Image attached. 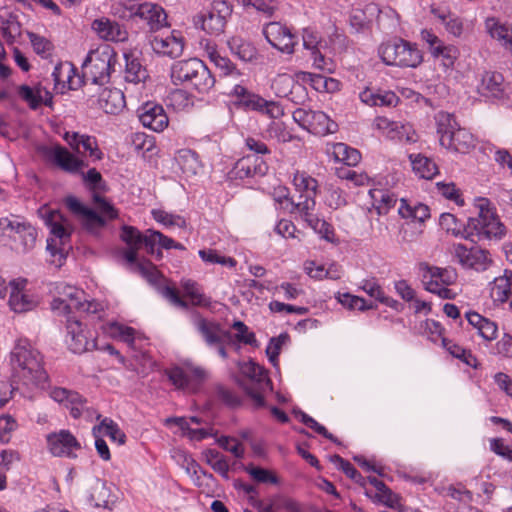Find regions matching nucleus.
<instances>
[{
  "instance_id": "20",
  "label": "nucleus",
  "mask_w": 512,
  "mask_h": 512,
  "mask_svg": "<svg viewBox=\"0 0 512 512\" xmlns=\"http://www.w3.org/2000/svg\"><path fill=\"white\" fill-rule=\"evenodd\" d=\"M271 89L278 97H286L294 103H300L306 98V89L292 75L281 73L274 77Z\"/></svg>"
},
{
  "instance_id": "28",
  "label": "nucleus",
  "mask_w": 512,
  "mask_h": 512,
  "mask_svg": "<svg viewBox=\"0 0 512 512\" xmlns=\"http://www.w3.org/2000/svg\"><path fill=\"white\" fill-rule=\"evenodd\" d=\"M124 80L127 84L136 86L141 92L149 78L146 68L140 60L131 54H125Z\"/></svg>"
},
{
  "instance_id": "21",
  "label": "nucleus",
  "mask_w": 512,
  "mask_h": 512,
  "mask_svg": "<svg viewBox=\"0 0 512 512\" xmlns=\"http://www.w3.org/2000/svg\"><path fill=\"white\" fill-rule=\"evenodd\" d=\"M67 331L70 337L68 342L69 349L76 354H81L87 351L98 349L95 339H88V332H86L79 320L73 316L67 319Z\"/></svg>"
},
{
  "instance_id": "3",
  "label": "nucleus",
  "mask_w": 512,
  "mask_h": 512,
  "mask_svg": "<svg viewBox=\"0 0 512 512\" xmlns=\"http://www.w3.org/2000/svg\"><path fill=\"white\" fill-rule=\"evenodd\" d=\"M13 382L28 388L44 387L48 378L40 353L27 341H19L11 353Z\"/></svg>"
},
{
  "instance_id": "60",
  "label": "nucleus",
  "mask_w": 512,
  "mask_h": 512,
  "mask_svg": "<svg viewBox=\"0 0 512 512\" xmlns=\"http://www.w3.org/2000/svg\"><path fill=\"white\" fill-rule=\"evenodd\" d=\"M371 483L376 487L378 491V499L381 503L389 508L395 509L398 504V497L395 495L386 485L376 478L371 480Z\"/></svg>"
},
{
  "instance_id": "32",
  "label": "nucleus",
  "mask_w": 512,
  "mask_h": 512,
  "mask_svg": "<svg viewBox=\"0 0 512 512\" xmlns=\"http://www.w3.org/2000/svg\"><path fill=\"white\" fill-rule=\"evenodd\" d=\"M504 78L498 72H484L478 85V92L488 98H501L504 94Z\"/></svg>"
},
{
  "instance_id": "41",
  "label": "nucleus",
  "mask_w": 512,
  "mask_h": 512,
  "mask_svg": "<svg viewBox=\"0 0 512 512\" xmlns=\"http://www.w3.org/2000/svg\"><path fill=\"white\" fill-rule=\"evenodd\" d=\"M437 134L441 146L451 145L449 136L456 130L458 124L453 115L446 112H439L436 115Z\"/></svg>"
},
{
  "instance_id": "6",
  "label": "nucleus",
  "mask_w": 512,
  "mask_h": 512,
  "mask_svg": "<svg viewBox=\"0 0 512 512\" xmlns=\"http://www.w3.org/2000/svg\"><path fill=\"white\" fill-rule=\"evenodd\" d=\"M55 298L51 303V308L60 314H71L75 311L87 313H96L99 304L85 299L83 290L64 282L54 284Z\"/></svg>"
},
{
  "instance_id": "23",
  "label": "nucleus",
  "mask_w": 512,
  "mask_h": 512,
  "mask_svg": "<svg viewBox=\"0 0 512 512\" xmlns=\"http://www.w3.org/2000/svg\"><path fill=\"white\" fill-rule=\"evenodd\" d=\"M63 139L78 155H88L93 161L103 158V153L98 147L97 140L93 136L78 132H66Z\"/></svg>"
},
{
  "instance_id": "46",
  "label": "nucleus",
  "mask_w": 512,
  "mask_h": 512,
  "mask_svg": "<svg viewBox=\"0 0 512 512\" xmlns=\"http://www.w3.org/2000/svg\"><path fill=\"white\" fill-rule=\"evenodd\" d=\"M409 158L414 172L421 178L432 179L438 173L437 165L426 156L411 154Z\"/></svg>"
},
{
  "instance_id": "49",
  "label": "nucleus",
  "mask_w": 512,
  "mask_h": 512,
  "mask_svg": "<svg viewBox=\"0 0 512 512\" xmlns=\"http://www.w3.org/2000/svg\"><path fill=\"white\" fill-rule=\"evenodd\" d=\"M398 213L402 218H410L419 222H424L430 217V211L427 205L419 203L411 206L404 199H401Z\"/></svg>"
},
{
  "instance_id": "14",
  "label": "nucleus",
  "mask_w": 512,
  "mask_h": 512,
  "mask_svg": "<svg viewBox=\"0 0 512 512\" xmlns=\"http://www.w3.org/2000/svg\"><path fill=\"white\" fill-rule=\"evenodd\" d=\"M451 255L463 268L485 271L490 263L489 252L479 247L467 248L463 244H454Z\"/></svg>"
},
{
  "instance_id": "16",
  "label": "nucleus",
  "mask_w": 512,
  "mask_h": 512,
  "mask_svg": "<svg viewBox=\"0 0 512 512\" xmlns=\"http://www.w3.org/2000/svg\"><path fill=\"white\" fill-rule=\"evenodd\" d=\"M47 448L56 457L77 458V452L82 449L78 439L66 429L49 433L46 436Z\"/></svg>"
},
{
  "instance_id": "15",
  "label": "nucleus",
  "mask_w": 512,
  "mask_h": 512,
  "mask_svg": "<svg viewBox=\"0 0 512 512\" xmlns=\"http://www.w3.org/2000/svg\"><path fill=\"white\" fill-rule=\"evenodd\" d=\"M262 33L267 42L285 54H293L297 44V36L291 29L280 22H269L264 25Z\"/></svg>"
},
{
  "instance_id": "62",
  "label": "nucleus",
  "mask_w": 512,
  "mask_h": 512,
  "mask_svg": "<svg viewBox=\"0 0 512 512\" xmlns=\"http://www.w3.org/2000/svg\"><path fill=\"white\" fill-rule=\"evenodd\" d=\"M232 328L236 330L234 335L235 344H247V345H255L256 337L255 334L249 331L248 326L242 321H234L232 324Z\"/></svg>"
},
{
  "instance_id": "17",
  "label": "nucleus",
  "mask_w": 512,
  "mask_h": 512,
  "mask_svg": "<svg viewBox=\"0 0 512 512\" xmlns=\"http://www.w3.org/2000/svg\"><path fill=\"white\" fill-rule=\"evenodd\" d=\"M49 395L54 401L68 408L71 416L75 419L81 416L90 419L95 414L91 408L86 406V399L75 391L61 387H52L49 391Z\"/></svg>"
},
{
  "instance_id": "24",
  "label": "nucleus",
  "mask_w": 512,
  "mask_h": 512,
  "mask_svg": "<svg viewBox=\"0 0 512 512\" xmlns=\"http://www.w3.org/2000/svg\"><path fill=\"white\" fill-rule=\"evenodd\" d=\"M268 171L267 163L258 155H246L239 159L232 174L236 178H247L253 176H264Z\"/></svg>"
},
{
  "instance_id": "1",
  "label": "nucleus",
  "mask_w": 512,
  "mask_h": 512,
  "mask_svg": "<svg viewBox=\"0 0 512 512\" xmlns=\"http://www.w3.org/2000/svg\"><path fill=\"white\" fill-rule=\"evenodd\" d=\"M478 208V215L470 217L466 223L461 222L453 214L443 213L440 215L439 224L446 232L472 242L500 240L506 229L489 207L488 200H480Z\"/></svg>"
},
{
  "instance_id": "4",
  "label": "nucleus",
  "mask_w": 512,
  "mask_h": 512,
  "mask_svg": "<svg viewBox=\"0 0 512 512\" xmlns=\"http://www.w3.org/2000/svg\"><path fill=\"white\" fill-rule=\"evenodd\" d=\"M36 229L23 217L11 215L0 218V243L16 251L27 253L35 247Z\"/></svg>"
},
{
  "instance_id": "63",
  "label": "nucleus",
  "mask_w": 512,
  "mask_h": 512,
  "mask_svg": "<svg viewBox=\"0 0 512 512\" xmlns=\"http://www.w3.org/2000/svg\"><path fill=\"white\" fill-rule=\"evenodd\" d=\"M74 72V67L71 63L65 62L57 65L54 68L52 76L54 78L55 83L61 84L67 82L70 88H73V78L71 75Z\"/></svg>"
},
{
  "instance_id": "34",
  "label": "nucleus",
  "mask_w": 512,
  "mask_h": 512,
  "mask_svg": "<svg viewBox=\"0 0 512 512\" xmlns=\"http://www.w3.org/2000/svg\"><path fill=\"white\" fill-rule=\"evenodd\" d=\"M202 61L197 58L175 62L171 67V79L174 84H188L198 71Z\"/></svg>"
},
{
  "instance_id": "11",
  "label": "nucleus",
  "mask_w": 512,
  "mask_h": 512,
  "mask_svg": "<svg viewBox=\"0 0 512 512\" xmlns=\"http://www.w3.org/2000/svg\"><path fill=\"white\" fill-rule=\"evenodd\" d=\"M238 103L248 110L264 113L270 118L277 119L284 114L281 105L274 101H267L261 96L249 92L241 85H235L230 91Z\"/></svg>"
},
{
  "instance_id": "45",
  "label": "nucleus",
  "mask_w": 512,
  "mask_h": 512,
  "mask_svg": "<svg viewBox=\"0 0 512 512\" xmlns=\"http://www.w3.org/2000/svg\"><path fill=\"white\" fill-rule=\"evenodd\" d=\"M227 44L232 54L242 61L249 62L254 60L257 56L256 48L249 41L241 37H232L228 40Z\"/></svg>"
},
{
  "instance_id": "13",
  "label": "nucleus",
  "mask_w": 512,
  "mask_h": 512,
  "mask_svg": "<svg viewBox=\"0 0 512 512\" xmlns=\"http://www.w3.org/2000/svg\"><path fill=\"white\" fill-rule=\"evenodd\" d=\"M39 214L44 220L45 224L49 227L52 238L49 239L48 248L52 246V243L64 245L71 236L73 226L71 222L58 210L43 207L39 210Z\"/></svg>"
},
{
  "instance_id": "2",
  "label": "nucleus",
  "mask_w": 512,
  "mask_h": 512,
  "mask_svg": "<svg viewBox=\"0 0 512 512\" xmlns=\"http://www.w3.org/2000/svg\"><path fill=\"white\" fill-rule=\"evenodd\" d=\"M82 173L85 185L93 192V202L98 212L83 205L76 197L65 199L67 208L77 216L82 224L91 232H96L106 225L107 220L117 218L118 212L114 206L101 195L105 189V182L101 174L92 168Z\"/></svg>"
},
{
  "instance_id": "30",
  "label": "nucleus",
  "mask_w": 512,
  "mask_h": 512,
  "mask_svg": "<svg viewBox=\"0 0 512 512\" xmlns=\"http://www.w3.org/2000/svg\"><path fill=\"white\" fill-rule=\"evenodd\" d=\"M362 103L371 107H390L395 106L398 102V97L392 91L374 89L367 87L359 94Z\"/></svg>"
},
{
  "instance_id": "53",
  "label": "nucleus",
  "mask_w": 512,
  "mask_h": 512,
  "mask_svg": "<svg viewBox=\"0 0 512 512\" xmlns=\"http://www.w3.org/2000/svg\"><path fill=\"white\" fill-rule=\"evenodd\" d=\"M432 12L438 19L441 20L448 33L455 37H460L463 34L464 23L460 17L451 13L445 14L444 12H440L438 10H433Z\"/></svg>"
},
{
  "instance_id": "33",
  "label": "nucleus",
  "mask_w": 512,
  "mask_h": 512,
  "mask_svg": "<svg viewBox=\"0 0 512 512\" xmlns=\"http://www.w3.org/2000/svg\"><path fill=\"white\" fill-rule=\"evenodd\" d=\"M193 324L197 333L209 348L220 344L221 325L218 322L197 316Z\"/></svg>"
},
{
  "instance_id": "44",
  "label": "nucleus",
  "mask_w": 512,
  "mask_h": 512,
  "mask_svg": "<svg viewBox=\"0 0 512 512\" xmlns=\"http://www.w3.org/2000/svg\"><path fill=\"white\" fill-rule=\"evenodd\" d=\"M308 131L316 135H326L337 130V124L322 111H312Z\"/></svg>"
},
{
  "instance_id": "19",
  "label": "nucleus",
  "mask_w": 512,
  "mask_h": 512,
  "mask_svg": "<svg viewBox=\"0 0 512 512\" xmlns=\"http://www.w3.org/2000/svg\"><path fill=\"white\" fill-rule=\"evenodd\" d=\"M373 127L390 140L405 143H414L417 141V134L408 123L404 124L391 121L386 117L379 116L374 119Z\"/></svg>"
},
{
  "instance_id": "27",
  "label": "nucleus",
  "mask_w": 512,
  "mask_h": 512,
  "mask_svg": "<svg viewBox=\"0 0 512 512\" xmlns=\"http://www.w3.org/2000/svg\"><path fill=\"white\" fill-rule=\"evenodd\" d=\"M139 120L143 126L156 131H163L168 125V117L164 109L153 103H146L139 109Z\"/></svg>"
},
{
  "instance_id": "38",
  "label": "nucleus",
  "mask_w": 512,
  "mask_h": 512,
  "mask_svg": "<svg viewBox=\"0 0 512 512\" xmlns=\"http://www.w3.org/2000/svg\"><path fill=\"white\" fill-rule=\"evenodd\" d=\"M369 196L372 200V207L378 215L387 214L397 202V198L393 193L383 189H370Z\"/></svg>"
},
{
  "instance_id": "54",
  "label": "nucleus",
  "mask_w": 512,
  "mask_h": 512,
  "mask_svg": "<svg viewBox=\"0 0 512 512\" xmlns=\"http://www.w3.org/2000/svg\"><path fill=\"white\" fill-rule=\"evenodd\" d=\"M293 184L300 194L316 195L318 183L316 179L305 172L297 171L293 177Z\"/></svg>"
},
{
  "instance_id": "29",
  "label": "nucleus",
  "mask_w": 512,
  "mask_h": 512,
  "mask_svg": "<svg viewBox=\"0 0 512 512\" xmlns=\"http://www.w3.org/2000/svg\"><path fill=\"white\" fill-rule=\"evenodd\" d=\"M136 17L144 20L150 30H158L166 25L167 15L164 9L158 4L144 2L139 5Z\"/></svg>"
},
{
  "instance_id": "43",
  "label": "nucleus",
  "mask_w": 512,
  "mask_h": 512,
  "mask_svg": "<svg viewBox=\"0 0 512 512\" xmlns=\"http://www.w3.org/2000/svg\"><path fill=\"white\" fill-rule=\"evenodd\" d=\"M181 288L183 289L184 296L190 300V304L199 307H209L211 300L207 297L200 285L190 279L181 281Z\"/></svg>"
},
{
  "instance_id": "36",
  "label": "nucleus",
  "mask_w": 512,
  "mask_h": 512,
  "mask_svg": "<svg viewBox=\"0 0 512 512\" xmlns=\"http://www.w3.org/2000/svg\"><path fill=\"white\" fill-rule=\"evenodd\" d=\"M100 108L107 114H117L125 107L124 93L117 88H105L99 95Z\"/></svg>"
},
{
  "instance_id": "56",
  "label": "nucleus",
  "mask_w": 512,
  "mask_h": 512,
  "mask_svg": "<svg viewBox=\"0 0 512 512\" xmlns=\"http://www.w3.org/2000/svg\"><path fill=\"white\" fill-rule=\"evenodd\" d=\"M308 225L323 238L324 240L330 243H336L338 239L336 238L334 228L331 224L326 222L323 219L315 217H310L307 222Z\"/></svg>"
},
{
  "instance_id": "58",
  "label": "nucleus",
  "mask_w": 512,
  "mask_h": 512,
  "mask_svg": "<svg viewBox=\"0 0 512 512\" xmlns=\"http://www.w3.org/2000/svg\"><path fill=\"white\" fill-rule=\"evenodd\" d=\"M335 297L342 306L349 310L365 311L373 307L372 305H367L366 301L362 297L352 295L350 293L338 292Z\"/></svg>"
},
{
  "instance_id": "50",
  "label": "nucleus",
  "mask_w": 512,
  "mask_h": 512,
  "mask_svg": "<svg viewBox=\"0 0 512 512\" xmlns=\"http://www.w3.org/2000/svg\"><path fill=\"white\" fill-rule=\"evenodd\" d=\"M214 83L215 80L211 75V72L202 62L198 68V71L195 73L188 84L193 86L200 93H206L214 86Z\"/></svg>"
},
{
  "instance_id": "31",
  "label": "nucleus",
  "mask_w": 512,
  "mask_h": 512,
  "mask_svg": "<svg viewBox=\"0 0 512 512\" xmlns=\"http://www.w3.org/2000/svg\"><path fill=\"white\" fill-rule=\"evenodd\" d=\"M485 30L491 38L512 53V26L502 23L495 17H488L485 20Z\"/></svg>"
},
{
  "instance_id": "26",
  "label": "nucleus",
  "mask_w": 512,
  "mask_h": 512,
  "mask_svg": "<svg viewBox=\"0 0 512 512\" xmlns=\"http://www.w3.org/2000/svg\"><path fill=\"white\" fill-rule=\"evenodd\" d=\"M93 31L103 40L124 42L128 39L127 30L109 18L102 17L92 22Z\"/></svg>"
},
{
  "instance_id": "5",
  "label": "nucleus",
  "mask_w": 512,
  "mask_h": 512,
  "mask_svg": "<svg viewBox=\"0 0 512 512\" xmlns=\"http://www.w3.org/2000/svg\"><path fill=\"white\" fill-rule=\"evenodd\" d=\"M378 53L386 65L402 68H416L423 61L422 52L417 45L403 39L382 43Z\"/></svg>"
},
{
  "instance_id": "55",
  "label": "nucleus",
  "mask_w": 512,
  "mask_h": 512,
  "mask_svg": "<svg viewBox=\"0 0 512 512\" xmlns=\"http://www.w3.org/2000/svg\"><path fill=\"white\" fill-rule=\"evenodd\" d=\"M155 245H159L160 247H162L164 249H171V248H173V245H175V241L172 238L163 235L159 231L147 230L146 231V248L148 250V253L154 254Z\"/></svg>"
},
{
  "instance_id": "48",
  "label": "nucleus",
  "mask_w": 512,
  "mask_h": 512,
  "mask_svg": "<svg viewBox=\"0 0 512 512\" xmlns=\"http://www.w3.org/2000/svg\"><path fill=\"white\" fill-rule=\"evenodd\" d=\"M331 153L337 161L343 162L347 166H355L361 159V155L358 150L351 148L344 143L333 144Z\"/></svg>"
},
{
  "instance_id": "52",
  "label": "nucleus",
  "mask_w": 512,
  "mask_h": 512,
  "mask_svg": "<svg viewBox=\"0 0 512 512\" xmlns=\"http://www.w3.org/2000/svg\"><path fill=\"white\" fill-rule=\"evenodd\" d=\"M203 457L215 472L225 478H228L229 464L226 458L219 451L215 449H207L203 452Z\"/></svg>"
},
{
  "instance_id": "39",
  "label": "nucleus",
  "mask_w": 512,
  "mask_h": 512,
  "mask_svg": "<svg viewBox=\"0 0 512 512\" xmlns=\"http://www.w3.org/2000/svg\"><path fill=\"white\" fill-rule=\"evenodd\" d=\"M93 436H108L111 441L117 442L118 444H124L126 440V435L121 431L118 424L114 422L110 418H103L98 425H95L92 428Z\"/></svg>"
},
{
  "instance_id": "42",
  "label": "nucleus",
  "mask_w": 512,
  "mask_h": 512,
  "mask_svg": "<svg viewBox=\"0 0 512 512\" xmlns=\"http://www.w3.org/2000/svg\"><path fill=\"white\" fill-rule=\"evenodd\" d=\"M449 139H451V145L443 147L455 152L467 153L475 147L474 136L465 128L457 127Z\"/></svg>"
},
{
  "instance_id": "35",
  "label": "nucleus",
  "mask_w": 512,
  "mask_h": 512,
  "mask_svg": "<svg viewBox=\"0 0 512 512\" xmlns=\"http://www.w3.org/2000/svg\"><path fill=\"white\" fill-rule=\"evenodd\" d=\"M140 248L136 247H128L123 253L125 260L127 263L131 266V269L139 274H141L143 277L148 279L149 281H154L158 277V271L150 261L138 260V250Z\"/></svg>"
},
{
  "instance_id": "25",
  "label": "nucleus",
  "mask_w": 512,
  "mask_h": 512,
  "mask_svg": "<svg viewBox=\"0 0 512 512\" xmlns=\"http://www.w3.org/2000/svg\"><path fill=\"white\" fill-rule=\"evenodd\" d=\"M153 51L157 54L177 58L182 55L184 43L181 37L173 33L167 35H154L150 40Z\"/></svg>"
},
{
  "instance_id": "9",
  "label": "nucleus",
  "mask_w": 512,
  "mask_h": 512,
  "mask_svg": "<svg viewBox=\"0 0 512 512\" xmlns=\"http://www.w3.org/2000/svg\"><path fill=\"white\" fill-rule=\"evenodd\" d=\"M170 382L179 390L197 392L208 378V372L190 361L182 362L166 370Z\"/></svg>"
},
{
  "instance_id": "37",
  "label": "nucleus",
  "mask_w": 512,
  "mask_h": 512,
  "mask_svg": "<svg viewBox=\"0 0 512 512\" xmlns=\"http://www.w3.org/2000/svg\"><path fill=\"white\" fill-rule=\"evenodd\" d=\"M19 96L26 101L32 109H37L41 104L51 106L52 95L43 87L31 88L27 85H22L18 90Z\"/></svg>"
},
{
  "instance_id": "47",
  "label": "nucleus",
  "mask_w": 512,
  "mask_h": 512,
  "mask_svg": "<svg viewBox=\"0 0 512 512\" xmlns=\"http://www.w3.org/2000/svg\"><path fill=\"white\" fill-rule=\"evenodd\" d=\"M140 0H113L111 13L122 20H130L136 17Z\"/></svg>"
},
{
  "instance_id": "12",
  "label": "nucleus",
  "mask_w": 512,
  "mask_h": 512,
  "mask_svg": "<svg viewBox=\"0 0 512 512\" xmlns=\"http://www.w3.org/2000/svg\"><path fill=\"white\" fill-rule=\"evenodd\" d=\"M27 280L23 278H18L11 280L8 285H6V281L4 280V285L2 286V296L5 297V291L9 289V300L8 304L16 313H25L33 310L38 305L37 297L27 290Z\"/></svg>"
},
{
  "instance_id": "51",
  "label": "nucleus",
  "mask_w": 512,
  "mask_h": 512,
  "mask_svg": "<svg viewBox=\"0 0 512 512\" xmlns=\"http://www.w3.org/2000/svg\"><path fill=\"white\" fill-rule=\"evenodd\" d=\"M257 508L259 512H298L299 510L297 503L286 496L274 497L268 505H259Z\"/></svg>"
},
{
  "instance_id": "59",
  "label": "nucleus",
  "mask_w": 512,
  "mask_h": 512,
  "mask_svg": "<svg viewBox=\"0 0 512 512\" xmlns=\"http://www.w3.org/2000/svg\"><path fill=\"white\" fill-rule=\"evenodd\" d=\"M198 254L204 262L209 264H220L233 268L237 263L234 258L222 256L213 249H202L199 250Z\"/></svg>"
},
{
  "instance_id": "22",
  "label": "nucleus",
  "mask_w": 512,
  "mask_h": 512,
  "mask_svg": "<svg viewBox=\"0 0 512 512\" xmlns=\"http://www.w3.org/2000/svg\"><path fill=\"white\" fill-rule=\"evenodd\" d=\"M47 156L61 170L71 174L80 173L87 167L83 159L59 144L52 146Z\"/></svg>"
},
{
  "instance_id": "61",
  "label": "nucleus",
  "mask_w": 512,
  "mask_h": 512,
  "mask_svg": "<svg viewBox=\"0 0 512 512\" xmlns=\"http://www.w3.org/2000/svg\"><path fill=\"white\" fill-rule=\"evenodd\" d=\"M511 295V287L508 285L507 279L502 276L494 279L491 284V297L494 301L505 302Z\"/></svg>"
},
{
  "instance_id": "18",
  "label": "nucleus",
  "mask_w": 512,
  "mask_h": 512,
  "mask_svg": "<svg viewBox=\"0 0 512 512\" xmlns=\"http://www.w3.org/2000/svg\"><path fill=\"white\" fill-rule=\"evenodd\" d=\"M239 369L244 376L249 378L253 382V384L256 385V388H245L247 393L254 401L255 406H264L265 401L262 395V391L270 384V379L267 376L266 370L262 366L256 364L253 361L240 364Z\"/></svg>"
},
{
  "instance_id": "40",
  "label": "nucleus",
  "mask_w": 512,
  "mask_h": 512,
  "mask_svg": "<svg viewBox=\"0 0 512 512\" xmlns=\"http://www.w3.org/2000/svg\"><path fill=\"white\" fill-rule=\"evenodd\" d=\"M175 160L187 177L197 175L202 168L198 155L190 149L179 150Z\"/></svg>"
},
{
  "instance_id": "64",
  "label": "nucleus",
  "mask_w": 512,
  "mask_h": 512,
  "mask_svg": "<svg viewBox=\"0 0 512 512\" xmlns=\"http://www.w3.org/2000/svg\"><path fill=\"white\" fill-rule=\"evenodd\" d=\"M121 238L129 247L140 248L143 244L146 246V234L142 235L132 226L122 228Z\"/></svg>"
},
{
  "instance_id": "7",
  "label": "nucleus",
  "mask_w": 512,
  "mask_h": 512,
  "mask_svg": "<svg viewBox=\"0 0 512 512\" xmlns=\"http://www.w3.org/2000/svg\"><path fill=\"white\" fill-rule=\"evenodd\" d=\"M116 63L117 55L110 46L90 51L82 65L84 77L94 84L104 85L109 82Z\"/></svg>"
},
{
  "instance_id": "10",
  "label": "nucleus",
  "mask_w": 512,
  "mask_h": 512,
  "mask_svg": "<svg viewBox=\"0 0 512 512\" xmlns=\"http://www.w3.org/2000/svg\"><path fill=\"white\" fill-rule=\"evenodd\" d=\"M231 12V6L227 1L215 0L209 10L202 11L194 17V23L207 33L218 35L224 31Z\"/></svg>"
},
{
  "instance_id": "57",
  "label": "nucleus",
  "mask_w": 512,
  "mask_h": 512,
  "mask_svg": "<svg viewBox=\"0 0 512 512\" xmlns=\"http://www.w3.org/2000/svg\"><path fill=\"white\" fill-rule=\"evenodd\" d=\"M107 333L115 338L119 339L128 345H132L135 339V330L132 327L113 322L107 326Z\"/></svg>"
},
{
  "instance_id": "8",
  "label": "nucleus",
  "mask_w": 512,
  "mask_h": 512,
  "mask_svg": "<svg viewBox=\"0 0 512 512\" xmlns=\"http://www.w3.org/2000/svg\"><path fill=\"white\" fill-rule=\"evenodd\" d=\"M424 288L443 299H454L456 292L448 288L457 280V272L453 268H440L427 263L420 264Z\"/></svg>"
}]
</instances>
